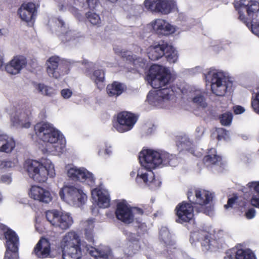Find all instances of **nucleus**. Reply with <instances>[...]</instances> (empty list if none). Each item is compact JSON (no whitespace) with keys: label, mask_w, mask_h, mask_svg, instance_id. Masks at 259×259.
I'll return each instance as SVG.
<instances>
[{"label":"nucleus","mask_w":259,"mask_h":259,"mask_svg":"<svg viewBox=\"0 0 259 259\" xmlns=\"http://www.w3.org/2000/svg\"><path fill=\"white\" fill-rule=\"evenodd\" d=\"M171 78L169 71L157 65H152L149 70L148 82L157 91L150 92L147 97L148 103L157 108H169L176 102L175 92L171 88H162L168 84Z\"/></svg>","instance_id":"f257e3e1"},{"label":"nucleus","mask_w":259,"mask_h":259,"mask_svg":"<svg viewBox=\"0 0 259 259\" xmlns=\"http://www.w3.org/2000/svg\"><path fill=\"white\" fill-rule=\"evenodd\" d=\"M139 159L142 167L138 171L136 181L140 183L141 180H143L152 189L159 187L161 182L154 179V173L151 170L160 166H175L178 163V160L175 155L165 151L151 149L142 151Z\"/></svg>","instance_id":"f03ea898"},{"label":"nucleus","mask_w":259,"mask_h":259,"mask_svg":"<svg viewBox=\"0 0 259 259\" xmlns=\"http://www.w3.org/2000/svg\"><path fill=\"white\" fill-rule=\"evenodd\" d=\"M37 136L47 145L44 150L53 155H59L65 150L66 140L63 134L52 124L38 123L34 126Z\"/></svg>","instance_id":"7ed1b4c3"},{"label":"nucleus","mask_w":259,"mask_h":259,"mask_svg":"<svg viewBox=\"0 0 259 259\" xmlns=\"http://www.w3.org/2000/svg\"><path fill=\"white\" fill-rule=\"evenodd\" d=\"M24 167L29 177L37 182H45L48 176L54 178L56 176L54 165L49 159H41L40 161L28 160Z\"/></svg>","instance_id":"20e7f679"},{"label":"nucleus","mask_w":259,"mask_h":259,"mask_svg":"<svg viewBox=\"0 0 259 259\" xmlns=\"http://www.w3.org/2000/svg\"><path fill=\"white\" fill-rule=\"evenodd\" d=\"M87 244L81 241L78 235L73 231H71L63 237L60 242L62 250L61 259H81L82 251L85 249Z\"/></svg>","instance_id":"39448f33"},{"label":"nucleus","mask_w":259,"mask_h":259,"mask_svg":"<svg viewBox=\"0 0 259 259\" xmlns=\"http://www.w3.org/2000/svg\"><path fill=\"white\" fill-rule=\"evenodd\" d=\"M206 82L210 83L212 92L217 96H223L233 87V82L225 75L223 72L210 69L205 74Z\"/></svg>","instance_id":"423d86ee"},{"label":"nucleus","mask_w":259,"mask_h":259,"mask_svg":"<svg viewBox=\"0 0 259 259\" xmlns=\"http://www.w3.org/2000/svg\"><path fill=\"white\" fill-rule=\"evenodd\" d=\"M188 198L189 201L200 206L199 212H202L207 215L212 214L213 207L210 204L213 198V194L209 191L196 189L189 190L188 192Z\"/></svg>","instance_id":"0eeeda50"},{"label":"nucleus","mask_w":259,"mask_h":259,"mask_svg":"<svg viewBox=\"0 0 259 259\" xmlns=\"http://www.w3.org/2000/svg\"><path fill=\"white\" fill-rule=\"evenodd\" d=\"M46 217L53 228L57 231L64 232L73 224V219L69 212L57 209L48 210Z\"/></svg>","instance_id":"6e6552de"},{"label":"nucleus","mask_w":259,"mask_h":259,"mask_svg":"<svg viewBox=\"0 0 259 259\" xmlns=\"http://www.w3.org/2000/svg\"><path fill=\"white\" fill-rule=\"evenodd\" d=\"M61 198L69 205L80 207L85 202L87 195L81 188L75 185L64 186L59 192Z\"/></svg>","instance_id":"1a4fd4ad"},{"label":"nucleus","mask_w":259,"mask_h":259,"mask_svg":"<svg viewBox=\"0 0 259 259\" xmlns=\"http://www.w3.org/2000/svg\"><path fill=\"white\" fill-rule=\"evenodd\" d=\"M70 64L58 56L51 57L46 61L47 74L51 77L59 79L68 73Z\"/></svg>","instance_id":"9d476101"},{"label":"nucleus","mask_w":259,"mask_h":259,"mask_svg":"<svg viewBox=\"0 0 259 259\" xmlns=\"http://www.w3.org/2000/svg\"><path fill=\"white\" fill-rule=\"evenodd\" d=\"M143 211L138 207H131L124 200L118 202L115 211L116 218L125 224L132 223Z\"/></svg>","instance_id":"9b49d317"},{"label":"nucleus","mask_w":259,"mask_h":259,"mask_svg":"<svg viewBox=\"0 0 259 259\" xmlns=\"http://www.w3.org/2000/svg\"><path fill=\"white\" fill-rule=\"evenodd\" d=\"M144 6L152 13L167 15L175 8L176 4L172 0H145Z\"/></svg>","instance_id":"f8f14e48"},{"label":"nucleus","mask_w":259,"mask_h":259,"mask_svg":"<svg viewBox=\"0 0 259 259\" xmlns=\"http://www.w3.org/2000/svg\"><path fill=\"white\" fill-rule=\"evenodd\" d=\"M67 176L73 181L85 183L91 186L94 185L95 181L93 174L84 167L71 166L67 170Z\"/></svg>","instance_id":"ddd939ff"},{"label":"nucleus","mask_w":259,"mask_h":259,"mask_svg":"<svg viewBox=\"0 0 259 259\" xmlns=\"http://www.w3.org/2000/svg\"><path fill=\"white\" fill-rule=\"evenodd\" d=\"M137 121V117L128 112H122L118 114L117 122L114 125L115 128L122 133L131 130Z\"/></svg>","instance_id":"4468645a"},{"label":"nucleus","mask_w":259,"mask_h":259,"mask_svg":"<svg viewBox=\"0 0 259 259\" xmlns=\"http://www.w3.org/2000/svg\"><path fill=\"white\" fill-rule=\"evenodd\" d=\"M235 9L238 11L239 18L246 22L243 10L246 11L248 15L252 17L259 11V3L255 0H239L234 4Z\"/></svg>","instance_id":"2eb2a0df"},{"label":"nucleus","mask_w":259,"mask_h":259,"mask_svg":"<svg viewBox=\"0 0 259 259\" xmlns=\"http://www.w3.org/2000/svg\"><path fill=\"white\" fill-rule=\"evenodd\" d=\"M10 114L11 122L13 126L25 128L30 127L29 118L31 115L30 110L13 108Z\"/></svg>","instance_id":"dca6fc26"},{"label":"nucleus","mask_w":259,"mask_h":259,"mask_svg":"<svg viewBox=\"0 0 259 259\" xmlns=\"http://www.w3.org/2000/svg\"><path fill=\"white\" fill-rule=\"evenodd\" d=\"M201 242L202 250L204 251H213L217 247L215 240L210 239V234L205 231L194 232L191 233L190 240L193 244L195 240Z\"/></svg>","instance_id":"f3484780"},{"label":"nucleus","mask_w":259,"mask_h":259,"mask_svg":"<svg viewBox=\"0 0 259 259\" xmlns=\"http://www.w3.org/2000/svg\"><path fill=\"white\" fill-rule=\"evenodd\" d=\"M52 29L64 43L75 39V32L70 29L68 25L60 18L55 20V25Z\"/></svg>","instance_id":"a211bd4d"},{"label":"nucleus","mask_w":259,"mask_h":259,"mask_svg":"<svg viewBox=\"0 0 259 259\" xmlns=\"http://www.w3.org/2000/svg\"><path fill=\"white\" fill-rule=\"evenodd\" d=\"M150 25L155 33L162 35H168L176 31L175 26L162 19H156L152 21Z\"/></svg>","instance_id":"6ab92c4d"},{"label":"nucleus","mask_w":259,"mask_h":259,"mask_svg":"<svg viewBox=\"0 0 259 259\" xmlns=\"http://www.w3.org/2000/svg\"><path fill=\"white\" fill-rule=\"evenodd\" d=\"M177 219L176 221L179 223L188 222L192 219L193 207L191 204L183 202L180 203L176 208Z\"/></svg>","instance_id":"aec40b11"},{"label":"nucleus","mask_w":259,"mask_h":259,"mask_svg":"<svg viewBox=\"0 0 259 259\" xmlns=\"http://www.w3.org/2000/svg\"><path fill=\"white\" fill-rule=\"evenodd\" d=\"M92 196L99 207L106 208L109 206L110 199L109 193L102 186L93 189Z\"/></svg>","instance_id":"412c9836"},{"label":"nucleus","mask_w":259,"mask_h":259,"mask_svg":"<svg viewBox=\"0 0 259 259\" xmlns=\"http://www.w3.org/2000/svg\"><path fill=\"white\" fill-rule=\"evenodd\" d=\"M35 5L33 3L22 5L18 11V15L22 21L32 24L36 16Z\"/></svg>","instance_id":"4be33fe9"},{"label":"nucleus","mask_w":259,"mask_h":259,"mask_svg":"<svg viewBox=\"0 0 259 259\" xmlns=\"http://www.w3.org/2000/svg\"><path fill=\"white\" fill-rule=\"evenodd\" d=\"M85 251L96 259H112V254L109 247L104 245L99 246L95 248L85 245Z\"/></svg>","instance_id":"5701e85b"},{"label":"nucleus","mask_w":259,"mask_h":259,"mask_svg":"<svg viewBox=\"0 0 259 259\" xmlns=\"http://www.w3.org/2000/svg\"><path fill=\"white\" fill-rule=\"evenodd\" d=\"M85 71L86 75L88 76L96 84L97 87L100 90L103 89L104 87L103 84L105 80V73L103 70H96L93 73H91L90 69L92 68L94 64L92 62H85Z\"/></svg>","instance_id":"b1692460"},{"label":"nucleus","mask_w":259,"mask_h":259,"mask_svg":"<svg viewBox=\"0 0 259 259\" xmlns=\"http://www.w3.org/2000/svg\"><path fill=\"white\" fill-rule=\"evenodd\" d=\"M30 198L45 203H49L52 200L49 191L37 186H32L29 192Z\"/></svg>","instance_id":"393cba45"},{"label":"nucleus","mask_w":259,"mask_h":259,"mask_svg":"<svg viewBox=\"0 0 259 259\" xmlns=\"http://www.w3.org/2000/svg\"><path fill=\"white\" fill-rule=\"evenodd\" d=\"M27 61L23 56H17L13 58L5 66L6 71L11 74H17L25 67Z\"/></svg>","instance_id":"a878e982"},{"label":"nucleus","mask_w":259,"mask_h":259,"mask_svg":"<svg viewBox=\"0 0 259 259\" xmlns=\"http://www.w3.org/2000/svg\"><path fill=\"white\" fill-rule=\"evenodd\" d=\"M116 53L118 54L123 58L126 59L129 64L135 67L137 71H139L140 68H144L147 65L146 60L141 58L137 57L136 56L131 55V52L129 51H117L115 50Z\"/></svg>","instance_id":"bb28decb"},{"label":"nucleus","mask_w":259,"mask_h":259,"mask_svg":"<svg viewBox=\"0 0 259 259\" xmlns=\"http://www.w3.org/2000/svg\"><path fill=\"white\" fill-rule=\"evenodd\" d=\"M227 257L230 259H256L253 251L248 248H232L230 253H227Z\"/></svg>","instance_id":"cd10ccee"},{"label":"nucleus","mask_w":259,"mask_h":259,"mask_svg":"<svg viewBox=\"0 0 259 259\" xmlns=\"http://www.w3.org/2000/svg\"><path fill=\"white\" fill-rule=\"evenodd\" d=\"M7 250L11 252H17L18 251L19 238L16 233L11 229L5 232Z\"/></svg>","instance_id":"c85d7f7f"},{"label":"nucleus","mask_w":259,"mask_h":259,"mask_svg":"<svg viewBox=\"0 0 259 259\" xmlns=\"http://www.w3.org/2000/svg\"><path fill=\"white\" fill-rule=\"evenodd\" d=\"M15 146L16 142L12 137L6 134H0V152L10 153Z\"/></svg>","instance_id":"c756f323"},{"label":"nucleus","mask_w":259,"mask_h":259,"mask_svg":"<svg viewBox=\"0 0 259 259\" xmlns=\"http://www.w3.org/2000/svg\"><path fill=\"white\" fill-rule=\"evenodd\" d=\"M34 253L39 258H46L50 253V244L46 239H40L34 248Z\"/></svg>","instance_id":"7c9ffc66"},{"label":"nucleus","mask_w":259,"mask_h":259,"mask_svg":"<svg viewBox=\"0 0 259 259\" xmlns=\"http://www.w3.org/2000/svg\"><path fill=\"white\" fill-rule=\"evenodd\" d=\"M165 45L166 43L163 42L149 47L147 52L149 58L152 61H155L164 56Z\"/></svg>","instance_id":"2f4dec72"},{"label":"nucleus","mask_w":259,"mask_h":259,"mask_svg":"<svg viewBox=\"0 0 259 259\" xmlns=\"http://www.w3.org/2000/svg\"><path fill=\"white\" fill-rule=\"evenodd\" d=\"M124 89L123 84L115 81L107 85L106 90L107 94L110 97H117L120 95Z\"/></svg>","instance_id":"473e14b6"},{"label":"nucleus","mask_w":259,"mask_h":259,"mask_svg":"<svg viewBox=\"0 0 259 259\" xmlns=\"http://www.w3.org/2000/svg\"><path fill=\"white\" fill-rule=\"evenodd\" d=\"M221 159V157L216 154L215 150L212 148L209 150L208 154L204 157L203 161L205 164L208 166L219 164Z\"/></svg>","instance_id":"72a5a7b5"},{"label":"nucleus","mask_w":259,"mask_h":259,"mask_svg":"<svg viewBox=\"0 0 259 259\" xmlns=\"http://www.w3.org/2000/svg\"><path fill=\"white\" fill-rule=\"evenodd\" d=\"M83 225L84 227L85 237L86 239L91 243H94L93 228L94 227V221L93 219L88 220L83 222Z\"/></svg>","instance_id":"f704fd0d"},{"label":"nucleus","mask_w":259,"mask_h":259,"mask_svg":"<svg viewBox=\"0 0 259 259\" xmlns=\"http://www.w3.org/2000/svg\"><path fill=\"white\" fill-rule=\"evenodd\" d=\"M57 7L60 12H65L68 10L78 19H79L81 17L79 11L74 7L69 6L66 0H61L58 3Z\"/></svg>","instance_id":"c9c22d12"},{"label":"nucleus","mask_w":259,"mask_h":259,"mask_svg":"<svg viewBox=\"0 0 259 259\" xmlns=\"http://www.w3.org/2000/svg\"><path fill=\"white\" fill-rule=\"evenodd\" d=\"M248 187L253 189L255 193L252 195L251 204L259 208V181L252 182L247 184Z\"/></svg>","instance_id":"e433bc0d"},{"label":"nucleus","mask_w":259,"mask_h":259,"mask_svg":"<svg viewBox=\"0 0 259 259\" xmlns=\"http://www.w3.org/2000/svg\"><path fill=\"white\" fill-rule=\"evenodd\" d=\"M164 55L170 63H175L178 59L177 51L172 46L167 44L165 45Z\"/></svg>","instance_id":"4c0bfd02"},{"label":"nucleus","mask_w":259,"mask_h":259,"mask_svg":"<svg viewBox=\"0 0 259 259\" xmlns=\"http://www.w3.org/2000/svg\"><path fill=\"white\" fill-rule=\"evenodd\" d=\"M159 238L161 241L163 242L166 246H171L174 244L173 241L171 239V236L165 227H161L159 232Z\"/></svg>","instance_id":"58836bf2"},{"label":"nucleus","mask_w":259,"mask_h":259,"mask_svg":"<svg viewBox=\"0 0 259 259\" xmlns=\"http://www.w3.org/2000/svg\"><path fill=\"white\" fill-rule=\"evenodd\" d=\"M192 101L197 106L202 108H205L207 106L205 99L202 93L200 91H196L194 94V97L192 98Z\"/></svg>","instance_id":"ea45409f"},{"label":"nucleus","mask_w":259,"mask_h":259,"mask_svg":"<svg viewBox=\"0 0 259 259\" xmlns=\"http://www.w3.org/2000/svg\"><path fill=\"white\" fill-rule=\"evenodd\" d=\"M35 89L38 93L43 95L51 96L56 93L55 90L53 88L42 83L37 84L35 86Z\"/></svg>","instance_id":"a19ab883"},{"label":"nucleus","mask_w":259,"mask_h":259,"mask_svg":"<svg viewBox=\"0 0 259 259\" xmlns=\"http://www.w3.org/2000/svg\"><path fill=\"white\" fill-rule=\"evenodd\" d=\"M74 3L79 5L84 9H94L96 7L98 0H73Z\"/></svg>","instance_id":"79ce46f5"},{"label":"nucleus","mask_w":259,"mask_h":259,"mask_svg":"<svg viewBox=\"0 0 259 259\" xmlns=\"http://www.w3.org/2000/svg\"><path fill=\"white\" fill-rule=\"evenodd\" d=\"M88 20L93 25L100 26L101 19L100 16L95 13L88 12L86 14Z\"/></svg>","instance_id":"37998d69"},{"label":"nucleus","mask_w":259,"mask_h":259,"mask_svg":"<svg viewBox=\"0 0 259 259\" xmlns=\"http://www.w3.org/2000/svg\"><path fill=\"white\" fill-rule=\"evenodd\" d=\"M251 107L253 111L259 115V92L252 95Z\"/></svg>","instance_id":"c03bdc74"},{"label":"nucleus","mask_w":259,"mask_h":259,"mask_svg":"<svg viewBox=\"0 0 259 259\" xmlns=\"http://www.w3.org/2000/svg\"><path fill=\"white\" fill-rule=\"evenodd\" d=\"M233 116L230 112L223 114L220 117V122L224 125H229L232 122Z\"/></svg>","instance_id":"a18cd8bd"},{"label":"nucleus","mask_w":259,"mask_h":259,"mask_svg":"<svg viewBox=\"0 0 259 259\" xmlns=\"http://www.w3.org/2000/svg\"><path fill=\"white\" fill-rule=\"evenodd\" d=\"M180 145L183 149L187 150H190L191 146L193 145V142L187 136H185L182 138V141Z\"/></svg>","instance_id":"49530a36"},{"label":"nucleus","mask_w":259,"mask_h":259,"mask_svg":"<svg viewBox=\"0 0 259 259\" xmlns=\"http://www.w3.org/2000/svg\"><path fill=\"white\" fill-rule=\"evenodd\" d=\"M246 26L250 29L251 32L259 37V21L255 22L252 21L250 24L246 23Z\"/></svg>","instance_id":"de8ad7c7"},{"label":"nucleus","mask_w":259,"mask_h":259,"mask_svg":"<svg viewBox=\"0 0 259 259\" xmlns=\"http://www.w3.org/2000/svg\"><path fill=\"white\" fill-rule=\"evenodd\" d=\"M112 153V148L110 145H106L104 151H102L101 148L98 150V155L99 156H110Z\"/></svg>","instance_id":"09e8293b"},{"label":"nucleus","mask_w":259,"mask_h":259,"mask_svg":"<svg viewBox=\"0 0 259 259\" xmlns=\"http://www.w3.org/2000/svg\"><path fill=\"white\" fill-rule=\"evenodd\" d=\"M61 95L64 99H68L72 96V92L69 89H64L61 90Z\"/></svg>","instance_id":"8fccbe9b"},{"label":"nucleus","mask_w":259,"mask_h":259,"mask_svg":"<svg viewBox=\"0 0 259 259\" xmlns=\"http://www.w3.org/2000/svg\"><path fill=\"white\" fill-rule=\"evenodd\" d=\"M18 161L16 159L13 160H4L5 168H10L14 167L17 164Z\"/></svg>","instance_id":"3c124183"},{"label":"nucleus","mask_w":259,"mask_h":259,"mask_svg":"<svg viewBox=\"0 0 259 259\" xmlns=\"http://www.w3.org/2000/svg\"><path fill=\"white\" fill-rule=\"evenodd\" d=\"M18 257L17 252H11L10 251H6L4 259H18Z\"/></svg>","instance_id":"603ef678"},{"label":"nucleus","mask_w":259,"mask_h":259,"mask_svg":"<svg viewBox=\"0 0 259 259\" xmlns=\"http://www.w3.org/2000/svg\"><path fill=\"white\" fill-rule=\"evenodd\" d=\"M204 131V128L202 126H198L196 128L195 135L197 140L199 139L202 136Z\"/></svg>","instance_id":"864d4df0"},{"label":"nucleus","mask_w":259,"mask_h":259,"mask_svg":"<svg viewBox=\"0 0 259 259\" xmlns=\"http://www.w3.org/2000/svg\"><path fill=\"white\" fill-rule=\"evenodd\" d=\"M237 199V197L236 196L229 198L228 199L227 204L225 205L224 206L225 208L226 209H228L230 207H232L233 204H234L236 202Z\"/></svg>","instance_id":"5fc2aeb1"},{"label":"nucleus","mask_w":259,"mask_h":259,"mask_svg":"<svg viewBox=\"0 0 259 259\" xmlns=\"http://www.w3.org/2000/svg\"><path fill=\"white\" fill-rule=\"evenodd\" d=\"M1 181L4 183L9 184L12 182V178L10 174L4 175L1 177Z\"/></svg>","instance_id":"6e6d98bb"},{"label":"nucleus","mask_w":259,"mask_h":259,"mask_svg":"<svg viewBox=\"0 0 259 259\" xmlns=\"http://www.w3.org/2000/svg\"><path fill=\"white\" fill-rule=\"evenodd\" d=\"M255 210L253 208H250L245 213V216L248 219H251L255 217Z\"/></svg>","instance_id":"4d7b16f0"},{"label":"nucleus","mask_w":259,"mask_h":259,"mask_svg":"<svg viewBox=\"0 0 259 259\" xmlns=\"http://www.w3.org/2000/svg\"><path fill=\"white\" fill-rule=\"evenodd\" d=\"M234 112L236 114H242L245 111L244 107L241 106H235L233 108Z\"/></svg>","instance_id":"13d9d810"},{"label":"nucleus","mask_w":259,"mask_h":259,"mask_svg":"<svg viewBox=\"0 0 259 259\" xmlns=\"http://www.w3.org/2000/svg\"><path fill=\"white\" fill-rule=\"evenodd\" d=\"M4 64V59L3 56L0 54V69L3 66Z\"/></svg>","instance_id":"bf43d9fd"},{"label":"nucleus","mask_w":259,"mask_h":259,"mask_svg":"<svg viewBox=\"0 0 259 259\" xmlns=\"http://www.w3.org/2000/svg\"><path fill=\"white\" fill-rule=\"evenodd\" d=\"M4 160H0V169L4 168Z\"/></svg>","instance_id":"052dcab7"},{"label":"nucleus","mask_w":259,"mask_h":259,"mask_svg":"<svg viewBox=\"0 0 259 259\" xmlns=\"http://www.w3.org/2000/svg\"><path fill=\"white\" fill-rule=\"evenodd\" d=\"M5 229V226L3 225L2 224L0 223V232L1 231H4Z\"/></svg>","instance_id":"680f3d73"},{"label":"nucleus","mask_w":259,"mask_h":259,"mask_svg":"<svg viewBox=\"0 0 259 259\" xmlns=\"http://www.w3.org/2000/svg\"><path fill=\"white\" fill-rule=\"evenodd\" d=\"M135 174H136V172H135L133 171V172H132L131 173V176L132 177H133V176H134L135 175Z\"/></svg>","instance_id":"e2e57ef3"},{"label":"nucleus","mask_w":259,"mask_h":259,"mask_svg":"<svg viewBox=\"0 0 259 259\" xmlns=\"http://www.w3.org/2000/svg\"><path fill=\"white\" fill-rule=\"evenodd\" d=\"M2 198H3V197H2V195L1 193H0V202H1L2 201Z\"/></svg>","instance_id":"0e129e2a"},{"label":"nucleus","mask_w":259,"mask_h":259,"mask_svg":"<svg viewBox=\"0 0 259 259\" xmlns=\"http://www.w3.org/2000/svg\"><path fill=\"white\" fill-rule=\"evenodd\" d=\"M153 126H152V127L150 128L151 131L149 132H148V133H151L153 130Z\"/></svg>","instance_id":"69168bd1"},{"label":"nucleus","mask_w":259,"mask_h":259,"mask_svg":"<svg viewBox=\"0 0 259 259\" xmlns=\"http://www.w3.org/2000/svg\"><path fill=\"white\" fill-rule=\"evenodd\" d=\"M196 68L197 70H200V71L201 70V68H200V67H197Z\"/></svg>","instance_id":"338daca9"}]
</instances>
